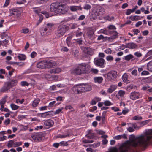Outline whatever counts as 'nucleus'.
I'll list each match as a JSON object with an SVG mask.
<instances>
[{
  "mask_svg": "<svg viewBox=\"0 0 152 152\" xmlns=\"http://www.w3.org/2000/svg\"><path fill=\"white\" fill-rule=\"evenodd\" d=\"M134 135H131L129 138L130 144L132 147L135 149L140 147H145L148 143L149 141L152 138L151 135L146 136L141 135L136 138V140H134Z\"/></svg>",
  "mask_w": 152,
  "mask_h": 152,
  "instance_id": "f257e3e1",
  "label": "nucleus"
},
{
  "mask_svg": "<svg viewBox=\"0 0 152 152\" xmlns=\"http://www.w3.org/2000/svg\"><path fill=\"white\" fill-rule=\"evenodd\" d=\"M88 72L86 64L85 63L79 64L76 68L72 69L71 70V74L75 76L80 75Z\"/></svg>",
  "mask_w": 152,
  "mask_h": 152,
  "instance_id": "f03ea898",
  "label": "nucleus"
},
{
  "mask_svg": "<svg viewBox=\"0 0 152 152\" xmlns=\"http://www.w3.org/2000/svg\"><path fill=\"white\" fill-rule=\"evenodd\" d=\"M76 87L75 92L77 94H81L83 92L90 91L91 89L90 85L84 83L77 84L76 85Z\"/></svg>",
  "mask_w": 152,
  "mask_h": 152,
  "instance_id": "7ed1b4c3",
  "label": "nucleus"
},
{
  "mask_svg": "<svg viewBox=\"0 0 152 152\" xmlns=\"http://www.w3.org/2000/svg\"><path fill=\"white\" fill-rule=\"evenodd\" d=\"M69 29V27L66 25H59L56 33V36L59 37L62 36Z\"/></svg>",
  "mask_w": 152,
  "mask_h": 152,
  "instance_id": "20e7f679",
  "label": "nucleus"
},
{
  "mask_svg": "<svg viewBox=\"0 0 152 152\" xmlns=\"http://www.w3.org/2000/svg\"><path fill=\"white\" fill-rule=\"evenodd\" d=\"M131 148L130 146L126 143H124L119 148V152H130ZM111 152H118V150L115 147H113L111 149Z\"/></svg>",
  "mask_w": 152,
  "mask_h": 152,
  "instance_id": "39448f33",
  "label": "nucleus"
},
{
  "mask_svg": "<svg viewBox=\"0 0 152 152\" xmlns=\"http://www.w3.org/2000/svg\"><path fill=\"white\" fill-rule=\"evenodd\" d=\"M69 10V7L66 5L59 3L58 14L64 15L67 13Z\"/></svg>",
  "mask_w": 152,
  "mask_h": 152,
  "instance_id": "423d86ee",
  "label": "nucleus"
},
{
  "mask_svg": "<svg viewBox=\"0 0 152 152\" xmlns=\"http://www.w3.org/2000/svg\"><path fill=\"white\" fill-rule=\"evenodd\" d=\"M104 60L102 58H99L94 60V63L96 66L103 68L104 67Z\"/></svg>",
  "mask_w": 152,
  "mask_h": 152,
  "instance_id": "0eeeda50",
  "label": "nucleus"
},
{
  "mask_svg": "<svg viewBox=\"0 0 152 152\" xmlns=\"http://www.w3.org/2000/svg\"><path fill=\"white\" fill-rule=\"evenodd\" d=\"M11 88L9 83L8 82H6L0 89V91L2 92H8L10 91V90Z\"/></svg>",
  "mask_w": 152,
  "mask_h": 152,
  "instance_id": "6e6552de",
  "label": "nucleus"
},
{
  "mask_svg": "<svg viewBox=\"0 0 152 152\" xmlns=\"http://www.w3.org/2000/svg\"><path fill=\"white\" fill-rule=\"evenodd\" d=\"M117 72L115 71H111L107 74V79L110 80H113L116 76Z\"/></svg>",
  "mask_w": 152,
  "mask_h": 152,
  "instance_id": "1a4fd4ad",
  "label": "nucleus"
},
{
  "mask_svg": "<svg viewBox=\"0 0 152 152\" xmlns=\"http://www.w3.org/2000/svg\"><path fill=\"white\" fill-rule=\"evenodd\" d=\"M45 135V133L40 132L36 134L35 135H34L33 138H34L35 140H37L38 141H40L44 139Z\"/></svg>",
  "mask_w": 152,
  "mask_h": 152,
  "instance_id": "9d476101",
  "label": "nucleus"
},
{
  "mask_svg": "<svg viewBox=\"0 0 152 152\" xmlns=\"http://www.w3.org/2000/svg\"><path fill=\"white\" fill-rule=\"evenodd\" d=\"M59 4L58 3H53L50 5V10L52 12L58 13Z\"/></svg>",
  "mask_w": 152,
  "mask_h": 152,
  "instance_id": "9b49d317",
  "label": "nucleus"
},
{
  "mask_svg": "<svg viewBox=\"0 0 152 152\" xmlns=\"http://www.w3.org/2000/svg\"><path fill=\"white\" fill-rule=\"evenodd\" d=\"M140 96V94L138 92H132L130 93V98L131 99L134 100L139 99Z\"/></svg>",
  "mask_w": 152,
  "mask_h": 152,
  "instance_id": "f8f14e48",
  "label": "nucleus"
},
{
  "mask_svg": "<svg viewBox=\"0 0 152 152\" xmlns=\"http://www.w3.org/2000/svg\"><path fill=\"white\" fill-rule=\"evenodd\" d=\"M87 35L88 38L91 40H94L96 38L94 32L92 29L88 30L87 33Z\"/></svg>",
  "mask_w": 152,
  "mask_h": 152,
  "instance_id": "ddd939ff",
  "label": "nucleus"
},
{
  "mask_svg": "<svg viewBox=\"0 0 152 152\" xmlns=\"http://www.w3.org/2000/svg\"><path fill=\"white\" fill-rule=\"evenodd\" d=\"M103 10L102 7L99 6L96 7L94 10H93V12L96 15L99 16L100 15V13L102 12Z\"/></svg>",
  "mask_w": 152,
  "mask_h": 152,
  "instance_id": "4468645a",
  "label": "nucleus"
},
{
  "mask_svg": "<svg viewBox=\"0 0 152 152\" xmlns=\"http://www.w3.org/2000/svg\"><path fill=\"white\" fill-rule=\"evenodd\" d=\"M113 35L110 37H105V38L108 39L109 41H112L114 39L118 37V33L115 31L112 32Z\"/></svg>",
  "mask_w": 152,
  "mask_h": 152,
  "instance_id": "2eb2a0df",
  "label": "nucleus"
},
{
  "mask_svg": "<svg viewBox=\"0 0 152 152\" xmlns=\"http://www.w3.org/2000/svg\"><path fill=\"white\" fill-rule=\"evenodd\" d=\"M54 124L53 121L50 119L47 120L44 122V125L47 128H49L53 126Z\"/></svg>",
  "mask_w": 152,
  "mask_h": 152,
  "instance_id": "dca6fc26",
  "label": "nucleus"
},
{
  "mask_svg": "<svg viewBox=\"0 0 152 152\" xmlns=\"http://www.w3.org/2000/svg\"><path fill=\"white\" fill-rule=\"evenodd\" d=\"M125 48L130 49H136L137 48L138 46L135 43L133 42H130L128 43L126 45Z\"/></svg>",
  "mask_w": 152,
  "mask_h": 152,
  "instance_id": "f3484780",
  "label": "nucleus"
},
{
  "mask_svg": "<svg viewBox=\"0 0 152 152\" xmlns=\"http://www.w3.org/2000/svg\"><path fill=\"white\" fill-rule=\"evenodd\" d=\"M46 61H43L39 62L37 65V67L39 68H46Z\"/></svg>",
  "mask_w": 152,
  "mask_h": 152,
  "instance_id": "a211bd4d",
  "label": "nucleus"
},
{
  "mask_svg": "<svg viewBox=\"0 0 152 152\" xmlns=\"http://www.w3.org/2000/svg\"><path fill=\"white\" fill-rule=\"evenodd\" d=\"M46 68H50L54 66L56 64L52 61H46Z\"/></svg>",
  "mask_w": 152,
  "mask_h": 152,
  "instance_id": "6ab92c4d",
  "label": "nucleus"
},
{
  "mask_svg": "<svg viewBox=\"0 0 152 152\" xmlns=\"http://www.w3.org/2000/svg\"><path fill=\"white\" fill-rule=\"evenodd\" d=\"M83 50L85 53L88 56L92 55V50L89 48H84Z\"/></svg>",
  "mask_w": 152,
  "mask_h": 152,
  "instance_id": "aec40b11",
  "label": "nucleus"
},
{
  "mask_svg": "<svg viewBox=\"0 0 152 152\" xmlns=\"http://www.w3.org/2000/svg\"><path fill=\"white\" fill-rule=\"evenodd\" d=\"M12 88L16 86L18 84V80L16 79H12L10 81H8Z\"/></svg>",
  "mask_w": 152,
  "mask_h": 152,
  "instance_id": "412c9836",
  "label": "nucleus"
},
{
  "mask_svg": "<svg viewBox=\"0 0 152 152\" xmlns=\"http://www.w3.org/2000/svg\"><path fill=\"white\" fill-rule=\"evenodd\" d=\"M124 59L125 60L129 61L131 59H132V61L135 60L137 59V58H134L133 55L129 54L125 56L124 57Z\"/></svg>",
  "mask_w": 152,
  "mask_h": 152,
  "instance_id": "4be33fe9",
  "label": "nucleus"
},
{
  "mask_svg": "<svg viewBox=\"0 0 152 152\" xmlns=\"http://www.w3.org/2000/svg\"><path fill=\"white\" fill-rule=\"evenodd\" d=\"M70 10L73 12L76 11L77 10H82V9L80 6H71L70 7Z\"/></svg>",
  "mask_w": 152,
  "mask_h": 152,
  "instance_id": "5701e85b",
  "label": "nucleus"
},
{
  "mask_svg": "<svg viewBox=\"0 0 152 152\" xmlns=\"http://www.w3.org/2000/svg\"><path fill=\"white\" fill-rule=\"evenodd\" d=\"M61 71V69L59 68H57L53 69H50L49 72L50 73H58Z\"/></svg>",
  "mask_w": 152,
  "mask_h": 152,
  "instance_id": "b1692460",
  "label": "nucleus"
},
{
  "mask_svg": "<svg viewBox=\"0 0 152 152\" xmlns=\"http://www.w3.org/2000/svg\"><path fill=\"white\" fill-rule=\"evenodd\" d=\"M45 77L47 78H49L51 80H56L58 78V77L57 75L51 76L49 74H46L45 75Z\"/></svg>",
  "mask_w": 152,
  "mask_h": 152,
  "instance_id": "393cba45",
  "label": "nucleus"
},
{
  "mask_svg": "<svg viewBox=\"0 0 152 152\" xmlns=\"http://www.w3.org/2000/svg\"><path fill=\"white\" fill-rule=\"evenodd\" d=\"M117 87L116 86L114 85H111L107 90V92L110 93H112L116 89Z\"/></svg>",
  "mask_w": 152,
  "mask_h": 152,
  "instance_id": "a878e982",
  "label": "nucleus"
},
{
  "mask_svg": "<svg viewBox=\"0 0 152 152\" xmlns=\"http://www.w3.org/2000/svg\"><path fill=\"white\" fill-rule=\"evenodd\" d=\"M94 80L95 83H101L102 82L103 79L101 77H95L94 78Z\"/></svg>",
  "mask_w": 152,
  "mask_h": 152,
  "instance_id": "bb28decb",
  "label": "nucleus"
},
{
  "mask_svg": "<svg viewBox=\"0 0 152 152\" xmlns=\"http://www.w3.org/2000/svg\"><path fill=\"white\" fill-rule=\"evenodd\" d=\"M122 80L124 82L127 83H129V81L128 80V75L126 73H124L122 76Z\"/></svg>",
  "mask_w": 152,
  "mask_h": 152,
  "instance_id": "cd10ccee",
  "label": "nucleus"
},
{
  "mask_svg": "<svg viewBox=\"0 0 152 152\" xmlns=\"http://www.w3.org/2000/svg\"><path fill=\"white\" fill-rule=\"evenodd\" d=\"M51 112H53V111H49L44 113H41V117L43 118H44L47 117V116L51 114L50 113Z\"/></svg>",
  "mask_w": 152,
  "mask_h": 152,
  "instance_id": "c85d7f7f",
  "label": "nucleus"
},
{
  "mask_svg": "<svg viewBox=\"0 0 152 152\" xmlns=\"http://www.w3.org/2000/svg\"><path fill=\"white\" fill-rule=\"evenodd\" d=\"M94 13L93 12H92L91 13V14L90 16V19L91 21H93L95 20L96 19H97L98 15H96L95 14H94Z\"/></svg>",
  "mask_w": 152,
  "mask_h": 152,
  "instance_id": "c756f323",
  "label": "nucleus"
},
{
  "mask_svg": "<svg viewBox=\"0 0 152 152\" xmlns=\"http://www.w3.org/2000/svg\"><path fill=\"white\" fill-rule=\"evenodd\" d=\"M40 101V100L39 99L37 98L34 100L32 104V105L33 107H36L39 104Z\"/></svg>",
  "mask_w": 152,
  "mask_h": 152,
  "instance_id": "7c9ffc66",
  "label": "nucleus"
},
{
  "mask_svg": "<svg viewBox=\"0 0 152 152\" xmlns=\"http://www.w3.org/2000/svg\"><path fill=\"white\" fill-rule=\"evenodd\" d=\"M18 58L20 60H24L26 58V57L25 55L20 54L18 56Z\"/></svg>",
  "mask_w": 152,
  "mask_h": 152,
  "instance_id": "2f4dec72",
  "label": "nucleus"
},
{
  "mask_svg": "<svg viewBox=\"0 0 152 152\" xmlns=\"http://www.w3.org/2000/svg\"><path fill=\"white\" fill-rule=\"evenodd\" d=\"M147 67L149 71L152 72V61L149 62L148 63Z\"/></svg>",
  "mask_w": 152,
  "mask_h": 152,
  "instance_id": "473e14b6",
  "label": "nucleus"
},
{
  "mask_svg": "<svg viewBox=\"0 0 152 152\" xmlns=\"http://www.w3.org/2000/svg\"><path fill=\"white\" fill-rule=\"evenodd\" d=\"M10 106L12 109L15 110L18 109L19 107V106L15 104H10Z\"/></svg>",
  "mask_w": 152,
  "mask_h": 152,
  "instance_id": "72a5a7b5",
  "label": "nucleus"
},
{
  "mask_svg": "<svg viewBox=\"0 0 152 152\" xmlns=\"http://www.w3.org/2000/svg\"><path fill=\"white\" fill-rule=\"evenodd\" d=\"M91 6L87 4H85L83 7V9L85 10H88L91 9Z\"/></svg>",
  "mask_w": 152,
  "mask_h": 152,
  "instance_id": "f704fd0d",
  "label": "nucleus"
},
{
  "mask_svg": "<svg viewBox=\"0 0 152 152\" xmlns=\"http://www.w3.org/2000/svg\"><path fill=\"white\" fill-rule=\"evenodd\" d=\"M125 93V91H124L120 90L118 91V94L119 96L121 97L124 96Z\"/></svg>",
  "mask_w": 152,
  "mask_h": 152,
  "instance_id": "c9c22d12",
  "label": "nucleus"
},
{
  "mask_svg": "<svg viewBox=\"0 0 152 152\" xmlns=\"http://www.w3.org/2000/svg\"><path fill=\"white\" fill-rule=\"evenodd\" d=\"M69 136V134H67L66 135H63L59 134L57 135V137L58 138H65V137H68Z\"/></svg>",
  "mask_w": 152,
  "mask_h": 152,
  "instance_id": "e433bc0d",
  "label": "nucleus"
},
{
  "mask_svg": "<svg viewBox=\"0 0 152 152\" xmlns=\"http://www.w3.org/2000/svg\"><path fill=\"white\" fill-rule=\"evenodd\" d=\"M21 85L22 86H28L29 85V83L26 81H23L21 82Z\"/></svg>",
  "mask_w": 152,
  "mask_h": 152,
  "instance_id": "4c0bfd02",
  "label": "nucleus"
},
{
  "mask_svg": "<svg viewBox=\"0 0 152 152\" xmlns=\"http://www.w3.org/2000/svg\"><path fill=\"white\" fill-rule=\"evenodd\" d=\"M147 56L149 57L148 58V59H152V50L149 51L147 53Z\"/></svg>",
  "mask_w": 152,
  "mask_h": 152,
  "instance_id": "58836bf2",
  "label": "nucleus"
},
{
  "mask_svg": "<svg viewBox=\"0 0 152 152\" xmlns=\"http://www.w3.org/2000/svg\"><path fill=\"white\" fill-rule=\"evenodd\" d=\"M14 140H10L9 141L7 146L8 147H12L13 146V144H14Z\"/></svg>",
  "mask_w": 152,
  "mask_h": 152,
  "instance_id": "ea45409f",
  "label": "nucleus"
},
{
  "mask_svg": "<svg viewBox=\"0 0 152 152\" xmlns=\"http://www.w3.org/2000/svg\"><path fill=\"white\" fill-rule=\"evenodd\" d=\"M86 137L90 139H93L95 137L94 133L91 134H86Z\"/></svg>",
  "mask_w": 152,
  "mask_h": 152,
  "instance_id": "a19ab883",
  "label": "nucleus"
},
{
  "mask_svg": "<svg viewBox=\"0 0 152 152\" xmlns=\"http://www.w3.org/2000/svg\"><path fill=\"white\" fill-rule=\"evenodd\" d=\"M91 72L92 73L96 74L99 71L97 69L92 68L91 69Z\"/></svg>",
  "mask_w": 152,
  "mask_h": 152,
  "instance_id": "79ce46f5",
  "label": "nucleus"
},
{
  "mask_svg": "<svg viewBox=\"0 0 152 152\" xmlns=\"http://www.w3.org/2000/svg\"><path fill=\"white\" fill-rule=\"evenodd\" d=\"M6 98L7 97H5L1 99L0 101V104H1L4 105V104H5L6 101Z\"/></svg>",
  "mask_w": 152,
  "mask_h": 152,
  "instance_id": "37998d69",
  "label": "nucleus"
},
{
  "mask_svg": "<svg viewBox=\"0 0 152 152\" xmlns=\"http://www.w3.org/2000/svg\"><path fill=\"white\" fill-rule=\"evenodd\" d=\"M22 145V142H16L14 143V147H16L18 146L21 145Z\"/></svg>",
  "mask_w": 152,
  "mask_h": 152,
  "instance_id": "c03bdc74",
  "label": "nucleus"
},
{
  "mask_svg": "<svg viewBox=\"0 0 152 152\" xmlns=\"http://www.w3.org/2000/svg\"><path fill=\"white\" fill-rule=\"evenodd\" d=\"M104 104L106 106H110L112 104L111 102L108 100H106L104 102Z\"/></svg>",
  "mask_w": 152,
  "mask_h": 152,
  "instance_id": "a18cd8bd",
  "label": "nucleus"
},
{
  "mask_svg": "<svg viewBox=\"0 0 152 152\" xmlns=\"http://www.w3.org/2000/svg\"><path fill=\"white\" fill-rule=\"evenodd\" d=\"M106 59L107 61H113V57L111 55H109L107 56Z\"/></svg>",
  "mask_w": 152,
  "mask_h": 152,
  "instance_id": "49530a36",
  "label": "nucleus"
},
{
  "mask_svg": "<svg viewBox=\"0 0 152 152\" xmlns=\"http://www.w3.org/2000/svg\"><path fill=\"white\" fill-rule=\"evenodd\" d=\"M75 40V42H77L79 45L82 44L83 40L81 38L77 39Z\"/></svg>",
  "mask_w": 152,
  "mask_h": 152,
  "instance_id": "de8ad7c7",
  "label": "nucleus"
},
{
  "mask_svg": "<svg viewBox=\"0 0 152 152\" xmlns=\"http://www.w3.org/2000/svg\"><path fill=\"white\" fill-rule=\"evenodd\" d=\"M15 64H16L17 65H18V66H19L22 67L24 65L25 63L24 62H16Z\"/></svg>",
  "mask_w": 152,
  "mask_h": 152,
  "instance_id": "09e8293b",
  "label": "nucleus"
},
{
  "mask_svg": "<svg viewBox=\"0 0 152 152\" xmlns=\"http://www.w3.org/2000/svg\"><path fill=\"white\" fill-rule=\"evenodd\" d=\"M1 37L2 39L5 38L8 36V35L5 34V32H4L2 33L1 34Z\"/></svg>",
  "mask_w": 152,
  "mask_h": 152,
  "instance_id": "8fccbe9b",
  "label": "nucleus"
},
{
  "mask_svg": "<svg viewBox=\"0 0 152 152\" xmlns=\"http://www.w3.org/2000/svg\"><path fill=\"white\" fill-rule=\"evenodd\" d=\"M142 119V117L141 116H134L133 118V119L136 120H141Z\"/></svg>",
  "mask_w": 152,
  "mask_h": 152,
  "instance_id": "3c124183",
  "label": "nucleus"
},
{
  "mask_svg": "<svg viewBox=\"0 0 152 152\" xmlns=\"http://www.w3.org/2000/svg\"><path fill=\"white\" fill-rule=\"evenodd\" d=\"M134 55L137 57H140L142 56V54L141 53L139 52H137L134 53Z\"/></svg>",
  "mask_w": 152,
  "mask_h": 152,
  "instance_id": "603ef678",
  "label": "nucleus"
},
{
  "mask_svg": "<svg viewBox=\"0 0 152 152\" xmlns=\"http://www.w3.org/2000/svg\"><path fill=\"white\" fill-rule=\"evenodd\" d=\"M60 144L61 145L63 146H67L68 145V144L67 143V142H65L64 141H62L60 142Z\"/></svg>",
  "mask_w": 152,
  "mask_h": 152,
  "instance_id": "864d4df0",
  "label": "nucleus"
},
{
  "mask_svg": "<svg viewBox=\"0 0 152 152\" xmlns=\"http://www.w3.org/2000/svg\"><path fill=\"white\" fill-rule=\"evenodd\" d=\"M133 31L134 32V35H137L138 33H139L140 32V31L137 28L133 30Z\"/></svg>",
  "mask_w": 152,
  "mask_h": 152,
  "instance_id": "5fc2aeb1",
  "label": "nucleus"
},
{
  "mask_svg": "<svg viewBox=\"0 0 152 152\" xmlns=\"http://www.w3.org/2000/svg\"><path fill=\"white\" fill-rule=\"evenodd\" d=\"M109 29H116V28L115 26L113 25H110L108 27Z\"/></svg>",
  "mask_w": 152,
  "mask_h": 152,
  "instance_id": "6e6d98bb",
  "label": "nucleus"
},
{
  "mask_svg": "<svg viewBox=\"0 0 152 152\" xmlns=\"http://www.w3.org/2000/svg\"><path fill=\"white\" fill-rule=\"evenodd\" d=\"M150 120H148L142 121L141 123L140 124L142 125H146L149 122V121Z\"/></svg>",
  "mask_w": 152,
  "mask_h": 152,
  "instance_id": "4d7b16f0",
  "label": "nucleus"
},
{
  "mask_svg": "<svg viewBox=\"0 0 152 152\" xmlns=\"http://www.w3.org/2000/svg\"><path fill=\"white\" fill-rule=\"evenodd\" d=\"M112 51L110 48H108L104 51V52L107 54H110Z\"/></svg>",
  "mask_w": 152,
  "mask_h": 152,
  "instance_id": "13d9d810",
  "label": "nucleus"
},
{
  "mask_svg": "<svg viewBox=\"0 0 152 152\" xmlns=\"http://www.w3.org/2000/svg\"><path fill=\"white\" fill-rule=\"evenodd\" d=\"M37 55V53L36 52L33 51L32 52L31 54V56L32 58H34Z\"/></svg>",
  "mask_w": 152,
  "mask_h": 152,
  "instance_id": "bf43d9fd",
  "label": "nucleus"
},
{
  "mask_svg": "<svg viewBox=\"0 0 152 152\" xmlns=\"http://www.w3.org/2000/svg\"><path fill=\"white\" fill-rule=\"evenodd\" d=\"M79 55V52L78 50H76L74 53V55L75 57H77Z\"/></svg>",
  "mask_w": 152,
  "mask_h": 152,
  "instance_id": "052dcab7",
  "label": "nucleus"
},
{
  "mask_svg": "<svg viewBox=\"0 0 152 152\" xmlns=\"http://www.w3.org/2000/svg\"><path fill=\"white\" fill-rule=\"evenodd\" d=\"M132 13L131 9H128L127 10L126 14L127 15H129Z\"/></svg>",
  "mask_w": 152,
  "mask_h": 152,
  "instance_id": "680f3d73",
  "label": "nucleus"
},
{
  "mask_svg": "<svg viewBox=\"0 0 152 152\" xmlns=\"http://www.w3.org/2000/svg\"><path fill=\"white\" fill-rule=\"evenodd\" d=\"M141 75H148L149 74V72L147 71H143L141 73Z\"/></svg>",
  "mask_w": 152,
  "mask_h": 152,
  "instance_id": "e2e57ef3",
  "label": "nucleus"
},
{
  "mask_svg": "<svg viewBox=\"0 0 152 152\" xmlns=\"http://www.w3.org/2000/svg\"><path fill=\"white\" fill-rule=\"evenodd\" d=\"M42 14L44 15L47 18H48L49 17L48 13L46 11H43L42 12Z\"/></svg>",
  "mask_w": 152,
  "mask_h": 152,
  "instance_id": "0e129e2a",
  "label": "nucleus"
},
{
  "mask_svg": "<svg viewBox=\"0 0 152 152\" xmlns=\"http://www.w3.org/2000/svg\"><path fill=\"white\" fill-rule=\"evenodd\" d=\"M65 109L67 110L68 109L71 110L72 109H73V108L72 107L71 105H68L66 106L65 108Z\"/></svg>",
  "mask_w": 152,
  "mask_h": 152,
  "instance_id": "69168bd1",
  "label": "nucleus"
},
{
  "mask_svg": "<svg viewBox=\"0 0 152 152\" xmlns=\"http://www.w3.org/2000/svg\"><path fill=\"white\" fill-rule=\"evenodd\" d=\"M132 75L135 76H136L137 75V71L136 70L134 69L131 72Z\"/></svg>",
  "mask_w": 152,
  "mask_h": 152,
  "instance_id": "338daca9",
  "label": "nucleus"
},
{
  "mask_svg": "<svg viewBox=\"0 0 152 152\" xmlns=\"http://www.w3.org/2000/svg\"><path fill=\"white\" fill-rule=\"evenodd\" d=\"M10 120L9 119H7L5 121L4 123L6 125H7L10 123Z\"/></svg>",
  "mask_w": 152,
  "mask_h": 152,
  "instance_id": "774afa93",
  "label": "nucleus"
}]
</instances>
